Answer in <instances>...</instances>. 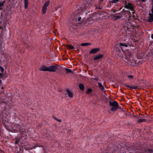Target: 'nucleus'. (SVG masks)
I'll return each mask as SVG.
<instances>
[{
	"label": "nucleus",
	"instance_id": "obj_2",
	"mask_svg": "<svg viewBox=\"0 0 153 153\" xmlns=\"http://www.w3.org/2000/svg\"><path fill=\"white\" fill-rule=\"evenodd\" d=\"M123 54L124 55H123L122 54H119L118 55L120 57H122L123 58H124L126 60L125 61L128 62H129V60L130 59L131 57V55L129 53H124Z\"/></svg>",
	"mask_w": 153,
	"mask_h": 153
},
{
	"label": "nucleus",
	"instance_id": "obj_1",
	"mask_svg": "<svg viewBox=\"0 0 153 153\" xmlns=\"http://www.w3.org/2000/svg\"><path fill=\"white\" fill-rule=\"evenodd\" d=\"M109 104L112 107L111 109V111H114L118 109V105L116 102L115 101H110Z\"/></svg>",
	"mask_w": 153,
	"mask_h": 153
},
{
	"label": "nucleus",
	"instance_id": "obj_24",
	"mask_svg": "<svg viewBox=\"0 0 153 153\" xmlns=\"http://www.w3.org/2000/svg\"><path fill=\"white\" fill-rule=\"evenodd\" d=\"M148 153H153V151L152 149H148Z\"/></svg>",
	"mask_w": 153,
	"mask_h": 153
},
{
	"label": "nucleus",
	"instance_id": "obj_26",
	"mask_svg": "<svg viewBox=\"0 0 153 153\" xmlns=\"http://www.w3.org/2000/svg\"><path fill=\"white\" fill-rule=\"evenodd\" d=\"M128 87H130L131 88L134 89H136V88H137V87H136V86H133V87H129V86H128Z\"/></svg>",
	"mask_w": 153,
	"mask_h": 153
},
{
	"label": "nucleus",
	"instance_id": "obj_20",
	"mask_svg": "<svg viewBox=\"0 0 153 153\" xmlns=\"http://www.w3.org/2000/svg\"><path fill=\"white\" fill-rule=\"evenodd\" d=\"M119 0H113L112 1H110V3H112V4L114 3H116L117 2H118Z\"/></svg>",
	"mask_w": 153,
	"mask_h": 153
},
{
	"label": "nucleus",
	"instance_id": "obj_22",
	"mask_svg": "<svg viewBox=\"0 0 153 153\" xmlns=\"http://www.w3.org/2000/svg\"><path fill=\"white\" fill-rule=\"evenodd\" d=\"M139 121L141 122H144L146 121V120L144 119H139Z\"/></svg>",
	"mask_w": 153,
	"mask_h": 153
},
{
	"label": "nucleus",
	"instance_id": "obj_28",
	"mask_svg": "<svg viewBox=\"0 0 153 153\" xmlns=\"http://www.w3.org/2000/svg\"><path fill=\"white\" fill-rule=\"evenodd\" d=\"M19 142V140H17L15 142V144H17Z\"/></svg>",
	"mask_w": 153,
	"mask_h": 153
},
{
	"label": "nucleus",
	"instance_id": "obj_34",
	"mask_svg": "<svg viewBox=\"0 0 153 153\" xmlns=\"http://www.w3.org/2000/svg\"><path fill=\"white\" fill-rule=\"evenodd\" d=\"M111 6V5L110 6H109V7H110Z\"/></svg>",
	"mask_w": 153,
	"mask_h": 153
},
{
	"label": "nucleus",
	"instance_id": "obj_8",
	"mask_svg": "<svg viewBox=\"0 0 153 153\" xmlns=\"http://www.w3.org/2000/svg\"><path fill=\"white\" fill-rule=\"evenodd\" d=\"M98 84L99 88L102 91L104 92L105 91L104 86L101 83L99 82Z\"/></svg>",
	"mask_w": 153,
	"mask_h": 153
},
{
	"label": "nucleus",
	"instance_id": "obj_32",
	"mask_svg": "<svg viewBox=\"0 0 153 153\" xmlns=\"http://www.w3.org/2000/svg\"><path fill=\"white\" fill-rule=\"evenodd\" d=\"M132 16H133V17L134 18V19H135V16L134 15H133Z\"/></svg>",
	"mask_w": 153,
	"mask_h": 153
},
{
	"label": "nucleus",
	"instance_id": "obj_31",
	"mask_svg": "<svg viewBox=\"0 0 153 153\" xmlns=\"http://www.w3.org/2000/svg\"><path fill=\"white\" fill-rule=\"evenodd\" d=\"M151 37H152V38L153 39V34H152Z\"/></svg>",
	"mask_w": 153,
	"mask_h": 153
},
{
	"label": "nucleus",
	"instance_id": "obj_17",
	"mask_svg": "<svg viewBox=\"0 0 153 153\" xmlns=\"http://www.w3.org/2000/svg\"><path fill=\"white\" fill-rule=\"evenodd\" d=\"M65 70L66 72V73L67 74L70 73H72V71L70 69L65 68Z\"/></svg>",
	"mask_w": 153,
	"mask_h": 153
},
{
	"label": "nucleus",
	"instance_id": "obj_6",
	"mask_svg": "<svg viewBox=\"0 0 153 153\" xmlns=\"http://www.w3.org/2000/svg\"><path fill=\"white\" fill-rule=\"evenodd\" d=\"M39 70L43 71H48V67L45 65H42L39 68Z\"/></svg>",
	"mask_w": 153,
	"mask_h": 153
},
{
	"label": "nucleus",
	"instance_id": "obj_21",
	"mask_svg": "<svg viewBox=\"0 0 153 153\" xmlns=\"http://www.w3.org/2000/svg\"><path fill=\"white\" fill-rule=\"evenodd\" d=\"M96 53V49H94L90 51V53Z\"/></svg>",
	"mask_w": 153,
	"mask_h": 153
},
{
	"label": "nucleus",
	"instance_id": "obj_7",
	"mask_svg": "<svg viewBox=\"0 0 153 153\" xmlns=\"http://www.w3.org/2000/svg\"><path fill=\"white\" fill-rule=\"evenodd\" d=\"M152 13H150L149 14L148 21L150 22H151L153 21V8L152 10Z\"/></svg>",
	"mask_w": 153,
	"mask_h": 153
},
{
	"label": "nucleus",
	"instance_id": "obj_9",
	"mask_svg": "<svg viewBox=\"0 0 153 153\" xmlns=\"http://www.w3.org/2000/svg\"><path fill=\"white\" fill-rule=\"evenodd\" d=\"M119 45H120L123 51H124L123 49L125 47L126 48L128 46L127 44L122 43H120L119 44Z\"/></svg>",
	"mask_w": 153,
	"mask_h": 153
},
{
	"label": "nucleus",
	"instance_id": "obj_15",
	"mask_svg": "<svg viewBox=\"0 0 153 153\" xmlns=\"http://www.w3.org/2000/svg\"><path fill=\"white\" fill-rule=\"evenodd\" d=\"M79 87L80 89L81 90H84V85L82 84V83L80 84L79 85Z\"/></svg>",
	"mask_w": 153,
	"mask_h": 153
},
{
	"label": "nucleus",
	"instance_id": "obj_35",
	"mask_svg": "<svg viewBox=\"0 0 153 153\" xmlns=\"http://www.w3.org/2000/svg\"><path fill=\"white\" fill-rule=\"evenodd\" d=\"M3 123H5L4 122H3Z\"/></svg>",
	"mask_w": 153,
	"mask_h": 153
},
{
	"label": "nucleus",
	"instance_id": "obj_14",
	"mask_svg": "<svg viewBox=\"0 0 153 153\" xmlns=\"http://www.w3.org/2000/svg\"><path fill=\"white\" fill-rule=\"evenodd\" d=\"M91 45V43H85L81 44V45L82 46H88Z\"/></svg>",
	"mask_w": 153,
	"mask_h": 153
},
{
	"label": "nucleus",
	"instance_id": "obj_19",
	"mask_svg": "<svg viewBox=\"0 0 153 153\" xmlns=\"http://www.w3.org/2000/svg\"><path fill=\"white\" fill-rule=\"evenodd\" d=\"M4 3L2 2H0V10H2L3 7Z\"/></svg>",
	"mask_w": 153,
	"mask_h": 153
},
{
	"label": "nucleus",
	"instance_id": "obj_11",
	"mask_svg": "<svg viewBox=\"0 0 153 153\" xmlns=\"http://www.w3.org/2000/svg\"><path fill=\"white\" fill-rule=\"evenodd\" d=\"M24 7L25 9L27 8L29 3V0H24Z\"/></svg>",
	"mask_w": 153,
	"mask_h": 153
},
{
	"label": "nucleus",
	"instance_id": "obj_23",
	"mask_svg": "<svg viewBox=\"0 0 153 153\" xmlns=\"http://www.w3.org/2000/svg\"><path fill=\"white\" fill-rule=\"evenodd\" d=\"M120 17L119 16H114V19L115 20H117L118 19H120Z\"/></svg>",
	"mask_w": 153,
	"mask_h": 153
},
{
	"label": "nucleus",
	"instance_id": "obj_25",
	"mask_svg": "<svg viewBox=\"0 0 153 153\" xmlns=\"http://www.w3.org/2000/svg\"><path fill=\"white\" fill-rule=\"evenodd\" d=\"M128 77L130 79H133L134 77L132 75L128 76Z\"/></svg>",
	"mask_w": 153,
	"mask_h": 153
},
{
	"label": "nucleus",
	"instance_id": "obj_13",
	"mask_svg": "<svg viewBox=\"0 0 153 153\" xmlns=\"http://www.w3.org/2000/svg\"><path fill=\"white\" fill-rule=\"evenodd\" d=\"M103 54H100L96 56V59H99L101 58L103 56Z\"/></svg>",
	"mask_w": 153,
	"mask_h": 153
},
{
	"label": "nucleus",
	"instance_id": "obj_4",
	"mask_svg": "<svg viewBox=\"0 0 153 153\" xmlns=\"http://www.w3.org/2000/svg\"><path fill=\"white\" fill-rule=\"evenodd\" d=\"M57 69V67L54 65H52L48 67V71L51 72H55Z\"/></svg>",
	"mask_w": 153,
	"mask_h": 153
},
{
	"label": "nucleus",
	"instance_id": "obj_16",
	"mask_svg": "<svg viewBox=\"0 0 153 153\" xmlns=\"http://www.w3.org/2000/svg\"><path fill=\"white\" fill-rule=\"evenodd\" d=\"M67 47L68 49H73L74 48V47L71 45H67Z\"/></svg>",
	"mask_w": 153,
	"mask_h": 153
},
{
	"label": "nucleus",
	"instance_id": "obj_12",
	"mask_svg": "<svg viewBox=\"0 0 153 153\" xmlns=\"http://www.w3.org/2000/svg\"><path fill=\"white\" fill-rule=\"evenodd\" d=\"M4 71V69L3 68L0 66V78L2 76Z\"/></svg>",
	"mask_w": 153,
	"mask_h": 153
},
{
	"label": "nucleus",
	"instance_id": "obj_27",
	"mask_svg": "<svg viewBox=\"0 0 153 153\" xmlns=\"http://www.w3.org/2000/svg\"><path fill=\"white\" fill-rule=\"evenodd\" d=\"M55 119L57 121H58L59 122H60L61 121V120L58 119H57V118H55Z\"/></svg>",
	"mask_w": 153,
	"mask_h": 153
},
{
	"label": "nucleus",
	"instance_id": "obj_29",
	"mask_svg": "<svg viewBox=\"0 0 153 153\" xmlns=\"http://www.w3.org/2000/svg\"><path fill=\"white\" fill-rule=\"evenodd\" d=\"M81 19V17H79V18H78V21H80Z\"/></svg>",
	"mask_w": 153,
	"mask_h": 153
},
{
	"label": "nucleus",
	"instance_id": "obj_30",
	"mask_svg": "<svg viewBox=\"0 0 153 153\" xmlns=\"http://www.w3.org/2000/svg\"><path fill=\"white\" fill-rule=\"evenodd\" d=\"M99 50V48H96V52H97Z\"/></svg>",
	"mask_w": 153,
	"mask_h": 153
},
{
	"label": "nucleus",
	"instance_id": "obj_33",
	"mask_svg": "<svg viewBox=\"0 0 153 153\" xmlns=\"http://www.w3.org/2000/svg\"><path fill=\"white\" fill-rule=\"evenodd\" d=\"M94 59L96 60V57H94Z\"/></svg>",
	"mask_w": 153,
	"mask_h": 153
},
{
	"label": "nucleus",
	"instance_id": "obj_5",
	"mask_svg": "<svg viewBox=\"0 0 153 153\" xmlns=\"http://www.w3.org/2000/svg\"><path fill=\"white\" fill-rule=\"evenodd\" d=\"M125 7L126 8L131 9V10L132 11V13H134V11L133 10V6L131 4L126 2L125 3Z\"/></svg>",
	"mask_w": 153,
	"mask_h": 153
},
{
	"label": "nucleus",
	"instance_id": "obj_18",
	"mask_svg": "<svg viewBox=\"0 0 153 153\" xmlns=\"http://www.w3.org/2000/svg\"><path fill=\"white\" fill-rule=\"evenodd\" d=\"M92 91V90L91 89L89 88H88L87 89V90L86 92V93L87 94H90L91 92Z\"/></svg>",
	"mask_w": 153,
	"mask_h": 153
},
{
	"label": "nucleus",
	"instance_id": "obj_3",
	"mask_svg": "<svg viewBox=\"0 0 153 153\" xmlns=\"http://www.w3.org/2000/svg\"><path fill=\"white\" fill-rule=\"evenodd\" d=\"M50 4L49 1H48L46 2L44 4L42 7V12L43 14H45L46 11L47 7Z\"/></svg>",
	"mask_w": 153,
	"mask_h": 153
},
{
	"label": "nucleus",
	"instance_id": "obj_10",
	"mask_svg": "<svg viewBox=\"0 0 153 153\" xmlns=\"http://www.w3.org/2000/svg\"><path fill=\"white\" fill-rule=\"evenodd\" d=\"M66 92L68 96L71 98H72L73 97V93L69 90H67Z\"/></svg>",
	"mask_w": 153,
	"mask_h": 153
}]
</instances>
